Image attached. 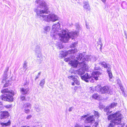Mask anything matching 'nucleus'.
<instances>
[{"label":"nucleus","mask_w":127,"mask_h":127,"mask_svg":"<svg viewBox=\"0 0 127 127\" xmlns=\"http://www.w3.org/2000/svg\"><path fill=\"white\" fill-rule=\"evenodd\" d=\"M8 84L7 82H6V83L4 85V87H7L8 86Z\"/></svg>","instance_id":"obj_43"},{"label":"nucleus","mask_w":127,"mask_h":127,"mask_svg":"<svg viewBox=\"0 0 127 127\" xmlns=\"http://www.w3.org/2000/svg\"><path fill=\"white\" fill-rule=\"evenodd\" d=\"M34 51L36 56L42 54L41 50L40 47L38 45H37L36 46Z\"/></svg>","instance_id":"obj_16"},{"label":"nucleus","mask_w":127,"mask_h":127,"mask_svg":"<svg viewBox=\"0 0 127 127\" xmlns=\"http://www.w3.org/2000/svg\"><path fill=\"white\" fill-rule=\"evenodd\" d=\"M101 74L100 72L98 71H94L91 76L88 73L85 74L84 75L81 76L82 79L85 81L86 82L90 81L91 82H94V80H98V77Z\"/></svg>","instance_id":"obj_3"},{"label":"nucleus","mask_w":127,"mask_h":127,"mask_svg":"<svg viewBox=\"0 0 127 127\" xmlns=\"http://www.w3.org/2000/svg\"><path fill=\"white\" fill-rule=\"evenodd\" d=\"M12 106V105H8L4 106L7 108H11Z\"/></svg>","instance_id":"obj_32"},{"label":"nucleus","mask_w":127,"mask_h":127,"mask_svg":"<svg viewBox=\"0 0 127 127\" xmlns=\"http://www.w3.org/2000/svg\"><path fill=\"white\" fill-rule=\"evenodd\" d=\"M75 83L74 82H73V83H72V85L73 86H74L75 85Z\"/></svg>","instance_id":"obj_48"},{"label":"nucleus","mask_w":127,"mask_h":127,"mask_svg":"<svg viewBox=\"0 0 127 127\" xmlns=\"http://www.w3.org/2000/svg\"><path fill=\"white\" fill-rule=\"evenodd\" d=\"M94 114L96 116H98V113L97 111H95L94 112Z\"/></svg>","instance_id":"obj_34"},{"label":"nucleus","mask_w":127,"mask_h":127,"mask_svg":"<svg viewBox=\"0 0 127 127\" xmlns=\"http://www.w3.org/2000/svg\"><path fill=\"white\" fill-rule=\"evenodd\" d=\"M76 43H75H75H74L73 44V47H75V45H76Z\"/></svg>","instance_id":"obj_49"},{"label":"nucleus","mask_w":127,"mask_h":127,"mask_svg":"<svg viewBox=\"0 0 127 127\" xmlns=\"http://www.w3.org/2000/svg\"><path fill=\"white\" fill-rule=\"evenodd\" d=\"M75 26L78 31L69 32L65 30L60 29V24L58 22L57 24L53 26L51 35L55 38L59 37L60 39L62 41L66 43L70 39H74L75 37L78 35L79 31L81 30V28L79 24L77 23L76 24Z\"/></svg>","instance_id":"obj_1"},{"label":"nucleus","mask_w":127,"mask_h":127,"mask_svg":"<svg viewBox=\"0 0 127 127\" xmlns=\"http://www.w3.org/2000/svg\"><path fill=\"white\" fill-rule=\"evenodd\" d=\"M50 27L48 26H45L43 29V32L45 33H47V32H49L50 30Z\"/></svg>","instance_id":"obj_18"},{"label":"nucleus","mask_w":127,"mask_h":127,"mask_svg":"<svg viewBox=\"0 0 127 127\" xmlns=\"http://www.w3.org/2000/svg\"><path fill=\"white\" fill-rule=\"evenodd\" d=\"M83 63H81L79 64V67L80 68L78 71V74L81 75L83 74L85 72V71L88 68V66L86 62H85L84 61Z\"/></svg>","instance_id":"obj_8"},{"label":"nucleus","mask_w":127,"mask_h":127,"mask_svg":"<svg viewBox=\"0 0 127 127\" xmlns=\"http://www.w3.org/2000/svg\"><path fill=\"white\" fill-rule=\"evenodd\" d=\"M74 127H80V126L78 125H76Z\"/></svg>","instance_id":"obj_47"},{"label":"nucleus","mask_w":127,"mask_h":127,"mask_svg":"<svg viewBox=\"0 0 127 127\" xmlns=\"http://www.w3.org/2000/svg\"><path fill=\"white\" fill-rule=\"evenodd\" d=\"M85 127H90L89 126H85Z\"/></svg>","instance_id":"obj_51"},{"label":"nucleus","mask_w":127,"mask_h":127,"mask_svg":"<svg viewBox=\"0 0 127 127\" xmlns=\"http://www.w3.org/2000/svg\"><path fill=\"white\" fill-rule=\"evenodd\" d=\"M2 109V105H0V111Z\"/></svg>","instance_id":"obj_46"},{"label":"nucleus","mask_w":127,"mask_h":127,"mask_svg":"<svg viewBox=\"0 0 127 127\" xmlns=\"http://www.w3.org/2000/svg\"><path fill=\"white\" fill-rule=\"evenodd\" d=\"M41 73V72H39L38 73V75L36 76V77L35 78V80H36V79H37L39 78V76L40 75Z\"/></svg>","instance_id":"obj_36"},{"label":"nucleus","mask_w":127,"mask_h":127,"mask_svg":"<svg viewBox=\"0 0 127 127\" xmlns=\"http://www.w3.org/2000/svg\"><path fill=\"white\" fill-rule=\"evenodd\" d=\"M84 5L83 6L84 8L86 10H89L90 9V6L87 1H85L84 3Z\"/></svg>","instance_id":"obj_17"},{"label":"nucleus","mask_w":127,"mask_h":127,"mask_svg":"<svg viewBox=\"0 0 127 127\" xmlns=\"http://www.w3.org/2000/svg\"><path fill=\"white\" fill-rule=\"evenodd\" d=\"M102 46V44L101 42V39H98V43L97 47H96L97 49H101Z\"/></svg>","instance_id":"obj_22"},{"label":"nucleus","mask_w":127,"mask_h":127,"mask_svg":"<svg viewBox=\"0 0 127 127\" xmlns=\"http://www.w3.org/2000/svg\"><path fill=\"white\" fill-rule=\"evenodd\" d=\"M32 117V116L31 115H29L27 117V119H29L31 118Z\"/></svg>","instance_id":"obj_42"},{"label":"nucleus","mask_w":127,"mask_h":127,"mask_svg":"<svg viewBox=\"0 0 127 127\" xmlns=\"http://www.w3.org/2000/svg\"><path fill=\"white\" fill-rule=\"evenodd\" d=\"M11 124V122L10 120H9L8 122L7 123H1V125L3 127H5L6 126L10 125Z\"/></svg>","instance_id":"obj_19"},{"label":"nucleus","mask_w":127,"mask_h":127,"mask_svg":"<svg viewBox=\"0 0 127 127\" xmlns=\"http://www.w3.org/2000/svg\"><path fill=\"white\" fill-rule=\"evenodd\" d=\"M76 87H74V89H75V88H76Z\"/></svg>","instance_id":"obj_52"},{"label":"nucleus","mask_w":127,"mask_h":127,"mask_svg":"<svg viewBox=\"0 0 127 127\" xmlns=\"http://www.w3.org/2000/svg\"><path fill=\"white\" fill-rule=\"evenodd\" d=\"M1 104H2L1 102L0 101V105H2Z\"/></svg>","instance_id":"obj_50"},{"label":"nucleus","mask_w":127,"mask_h":127,"mask_svg":"<svg viewBox=\"0 0 127 127\" xmlns=\"http://www.w3.org/2000/svg\"><path fill=\"white\" fill-rule=\"evenodd\" d=\"M99 95L97 94H95L92 95V97L95 99H97Z\"/></svg>","instance_id":"obj_26"},{"label":"nucleus","mask_w":127,"mask_h":127,"mask_svg":"<svg viewBox=\"0 0 127 127\" xmlns=\"http://www.w3.org/2000/svg\"><path fill=\"white\" fill-rule=\"evenodd\" d=\"M7 73H5V72H4V75H3L4 78L3 79V81L4 80L5 81L6 80V79L7 78Z\"/></svg>","instance_id":"obj_27"},{"label":"nucleus","mask_w":127,"mask_h":127,"mask_svg":"<svg viewBox=\"0 0 127 127\" xmlns=\"http://www.w3.org/2000/svg\"><path fill=\"white\" fill-rule=\"evenodd\" d=\"M100 68L99 66H96V65H95V70H99L100 69Z\"/></svg>","instance_id":"obj_37"},{"label":"nucleus","mask_w":127,"mask_h":127,"mask_svg":"<svg viewBox=\"0 0 127 127\" xmlns=\"http://www.w3.org/2000/svg\"><path fill=\"white\" fill-rule=\"evenodd\" d=\"M76 50H72L66 51L65 52H63L62 53H61V54H62V56L64 57H65L67 55L71 54H74L75 53L76 51Z\"/></svg>","instance_id":"obj_11"},{"label":"nucleus","mask_w":127,"mask_h":127,"mask_svg":"<svg viewBox=\"0 0 127 127\" xmlns=\"http://www.w3.org/2000/svg\"><path fill=\"white\" fill-rule=\"evenodd\" d=\"M25 96H22V95H21V99L22 100H24V99H25Z\"/></svg>","instance_id":"obj_41"},{"label":"nucleus","mask_w":127,"mask_h":127,"mask_svg":"<svg viewBox=\"0 0 127 127\" xmlns=\"http://www.w3.org/2000/svg\"><path fill=\"white\" fill-rule=\"evenodd\" d=\"M71 60V59L70 58H66L64 59V61L66 62H68V61H69V62H70V61H72Z\"/></svg>","instance_id":"obj_28"},{"label":"nucleus","mask_w":127,"mask_h":127,"mask_svg":"<svg viewBox=\"0 0 127 127\" xmlns=\"http://www.w3.org/2000/svg\"><path fill=\"white\" fill-rule=\"evenodd\" d=\"M23 108L25 109H28L27 108H31V105L30 103H26L23 105Z\"/></svg>","instance_id":"obj_21"},{"label":"nucleus","mask_w":127,"mask_h":127,"mask_svg":"<svg viewBox=\"0 0 127 127\" xmlns=\"http://www.w3.org/2000/svg\"><path fill=\"white\" fill-rule=\"evenodd\" d=\"M34 110L37 112H39L40 111L41 108L39 105L37 104H35L34 106Z\"/></svg>","instance_id":"obj_20"},{"label":"nucleus","mask_w":127,"mask_h":127,"mask_svg":"<svg viewBox=\"0 0 127 127\" xmlns=\"http://www.w3.org/2000/svg\"><path fill=\"white\" fill-rule=\"evenodd\" d=\"M88 116V115H86L83 116H82L81 117V119L84 120Z\"/></svg>","instance_id":"obj_33"},{"label":"nucleus","mask_w":127,"mask_h":127,"mask_svg":"<svg viewBox=\"0 0 127 127\" xmlns=\"http://www.w3.org/2000/svg\"><path fill=\"white\" fill-rule=\"evenodd\" d=\"M94 117L93 116H91L87 118L86 122L90 124L94 123L95 121V119Z\"/></svg>","instance_id":"obj_15"},{"label":"nucleus","mask_w":127,"mask_h":127,"mask_svg":"<svg viewBox=\"0 0 127 127\" xmlns=\"http://www.w3.org/2000/svg\"><path fill=\"white\" fill-rule=\"evenodd\" d=\"M86 25L87 29H90V26L87 23L86 24Z\"/></svg>","instance_id":"obj_40"},{"label":"nucleus","mask_w":127,"mask_h":127,"mask_svg":"<svg viewBox=\"0 0 127 127\" xmlns=\"http://www.w3.org/2000/svg\"><path fill=\"white\" fill-rule=\"evenodd\" d=\"M117 105V103H112L110 106H107L104 109V111L107 112V114H108L109 113H111L112 112V111H110V109L116 106Z\"/></svg>","instance_id":"obj_9"},{"label":"nucleus","mask_w":127,"mask_h":127,"mask_svg":"<svg viewBox=\"0 0 127 127\" xmlns=\"http://www.w3.org/2000/svg\"><path fill=\"white\" fill-rule=\"evenodd\" d=\"M45 83V79H44L42 80L40 82L39 84L40 86H41L42 88H43V85Z\"/></svg>","instance_id":"obj_24"},{"label":"nucleus","mask_w":127,"mask_h":127,"mask_svg":"<svg viewBox=\"0 0 127 127\" xmlns=\"http://www.w3.org/2000/svg\"><path fill=\"white\" fill-rule=\"evenodd\" d=\"M99 65H101L102 67H103L104 68L107 69V72L108 74L109 80L112 81V80L111 79L113 77V76L111 71V68L110 66L107 64L105 62L99 63Z\"/></svg>","instance_id":"obj_7"},{"label":"nucleus","mask_w":127,"mask_h":127,"mask_svg":"<svg viewBox=\"0 0 127 127\" xmlns=\"http://www.w3.org/2000/svg\"><path fill=\"white\" fill-rule=\"evenodd\" d=\"M58 45L59 47V49H60L62 48H63L64 47L61 44H58Z\"/></svg>","instance_id":"obj_31"},{"label":"nucleus","mask_w":127,"mask_h":127,"mask_svg":"<svg viewBox=\"0 0 127 127\" xmlns=\"http://www.w3.org/2000/svg\"><path fill=\"white\" fill-rule=\"evenodd\" d=\"M108 119L109 120H112L111 121L108 127H113L115 125L119 124V114L118 112L109 115Z\"/></svg>","instance_id":"obj_5"},{"label":"nucleus","mask_w":127,"mask_h":127,"mask_svg":"<svg viewBox=\"0 0 127 127\" xmlns=\"http://www.w3.org/2000/svg\"><path fill=\"white\" fill-rule=\"evenodd\" d=\"M8 69H9V67H6V68L5 70V71H4V72H5V73H7V72H8Z\"/></svg>","instance_id":"obj_39"},{"label":"nucleus","mask_w":127,"mask_h":127,"mask_svg":"<svg viewBox=\"0 0 127 127\" xmlns=\"http://www.w3.org/2000/svg\"><path fill=\"white\" fill-rule=\"evenodd\" d=\"M0 118L1 119L6 118L9 116V114L7 111H1L0 112Z\"/></svg>","instance_id":"obj_10"},{"label":"nucleus","mask_w":127,"mask_h":127,"mask_svg":"<svg viewBox=\"0 0 127 127\" xmlns=\"http://www.w3.org/2000/svg\"><path fill=\"white\" fill-rule=\"evenodd\" d=\"M27 66V64L26 63H25L23 65V68L24 70L25 71L26 69V67Z\"/></svg>","instance_id":"obj_30"},{"label":"nucleus","mask_w":127,"mask_h":127,"mask_svg":"<svg viewBox=\"0 0 127 127\" xmlns=\"http://www.w3.org/2000/svg\"><path fill=\"white\" fill-rule=\"evenodd\" d=\"M26 87H22L20 89L21 93L23 95L28 94L29 93V89L27 86L25 85Z\"/></svg>","instance_id":"obj_13"},{"label":"nucleus","mask_w":127,"mask_h":127,"mask_svg":"<svg viewBox=\"0 0 127 127\" xmlns=\"http://www.w3.org/2000/svg\"><path fill=\"white\" fill-rule=\"evenodd\" d=\"M35 2L38 4V6L41 8H43L44 10L38 9H35L34 11L39 17H42L44 20L47 22L51 21L55 22L58 20V18L54 14H50L48 15H40L42 13L48 14L49 12L48 8L45 2L41 0H36Z\"/></svg>","instance_id":"obj_2"},{"label":"nucleus","mask_w":127,"mask_h":127,"mask_svg":"<svg viewBox=\"0 0 127 127\" xmlns=\"http://www.w3.org/2000/svg\"><path fill=\"white\" fill-rule=\"evenodd\" d=\"M120 88L121 89V91H122V92L123 93V94H125V92H124V90H125V89L124 88L123 86H120Z\"/></svg>","instance_id":"obj_29"},{"label":"nucleus","mask_w":127,"mask_h":127,"mask_svg":"<svg viewBox=\"0 0 127 127\" xmlns=\"http://www.w3.org/2000/svg\"><path fill=\"white\" fill-rule=\"evenodd\" d=\"M1 92L5 94L1 97V99L2 100L8 101H12L13 97L12 95H14L13 91L11 90H9L8 89H5L2 90Z\"/></svg>","instance_id":"obj_4"},{"label":"nucleus","mask_w":127,"mask_h":127,"mask_svg":"<svg viewBox=\"0 0 127 127\" xmlns=\"http://www.w3.org/2000/svg\"><path fill=\"white\" fill-rule=\"evenodd\" d=\"M73 81L77 85H79L80 84V83L78 80L76 78L73 79Z\"/></svg>","instance_id":"obj_25"},{"label":"nucleus","mask_w":127,"mask_h":127,"mask_svg":"<svg viewBox=\"0 0 127 127\" xmlns=\"http://www.w3.org/2000/svg\"><path fill=\"white\" fill-rule=\"evenodd\" d=\"M101 91L103 93H108V94H111L112 93L110 92L108 87L105 86L103 87L101 89Z\"/></svg>","instance_id":"obj_14"},{"label":"nucleus","mask_w":127,"mask_h":127,"mask_svg":"<svg viewBox=\"0 0 127 127\" xmlns=\"http://www.w3.org/2000/svg\"><path fill=\"white\" fill-rule=\"evenodd\" d=\"M71 59H74L75 58V56H74V55H71Z\"/></svg>","instance_id":"obj_44"},{"label":"nucleus","mask_w":127,"mask_h":127,"mask_svg":"<svg viewBox=\"0 0 127 127\" xmlns=\"http://www.w3.org/2000/svg\"><path fill=\"white\" fill-rule=\"evenodd\" d=\"M92 57L91 56L88 55L86 56L85 57H84V55L82 53H79L78 55H77L76 57L77 59L79 60H82V62H80L83 63L84 61L85 62H86L87 64L88 62L91 60V58Z\"/></svg>","instance_id":"obj_6"},{"label":"nucleus","mask_w":127,"mask_h":127,"mask_svg":"<svg viewBox=\"0 0 127 127\" xmlns=\"http://www.w3.org/2000/svg\"><path fill=\"white\" fill-rule=\"evenodd\" d=\"M79 63L78 61L76 60H74L70 61V62L69 63V64H70V65L74 67H76L78 66H79Z\"/></svg>","instance_id":"obj_12"},{"label":"nucleus","mask_w":127,"mask_h":127,"mask_svg":"<svg viewBox=\"0 0 127 127\" xmlns=\"http://www.w3.org/2000/svg\"><path fill=\"white\" fill-rule=\"evenodd\" d=\"M68 78L69 79H71L72 78V80H73V79H74V76L73 75H71L70 76H68Z\"/></svg>","instance_id":"obj_38"},{"label":"nucleus","mask_w":127,"mask_h":127,"mask_svg":"<svg viewBox=\"0 0 127 127\" xmlns=\"http://www.w3.org/2000/svg\"><path fill=\"white\" fill-rule=\"evenodd\" d=\"M37 59L38 60L41 62L43 60L42 54L37 55Z\"/></svg>","instance_id":"obj_23"},{"label":"nucleus","mask_w":127,"mask_h":127,"mask_svg":"<svg viewBox=\"0 0 127 127\" xmlns=\"http://www.w3.org/2000/svg\"><path fill=\"white\" fill-rule=\"evenodd\" d=\"M30 110L28 109H25V112L26 113H28L30 112Z\"/></svg>","instance_id":"obj_35"},{"label":"nucleus","mask_w":127,"mask_h":127,"mask_svg":"<svg viewBox=\"0 0 127 127\" xmlns=\"http://www.w3.org/2000/svg\"><path fill=\"white\" fill-rule=\"evenodd\" d=\"M73 109V108L72 107H71L69 108L68 109V111L69 112L71 111H72Z\"/></svg>","instance_id":"obj_45"}]
</instances>
